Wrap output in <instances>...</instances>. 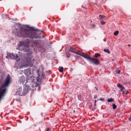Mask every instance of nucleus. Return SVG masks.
I'll use <instances>...</instances> for the list:
<instances>
[{
  "label": "nucleus",
  "instance_id": "22",
  "mask_svg": "<svg viewBox=\"0 0 131 131\" xmlns=\"http://www.w3.org/2000/svg\"><path fill=\"white\" fill-rule=\"evenodd\" d=\"M120 72V70H119L116 71V73H117V74L119 73Z\"/></svg>",
  "mask_w": 131,
  "mask_h": 131
},
{
  "label": "nucleus",
  "instance_id": "10",
  "mask_svg": "<svg viewBox=\"0 0 131 131\" xmlns=\"http://www.w3.org/2000/svg\"><path fill=\"white\" fill-rule=\"evenodd\" d=\"M99 17H100V20H101L105 18V16L103 15H99Z\"/></svg>",
  "mask_w": 131,
  "mask_h": 131
},
{
  "label": "nucleus",
  "instance_id": "19",
  "mask_svg": "<svg viewBox=\"0 0 131 131\" xmlns=\"http://www.w3.org/2000/svg\"><path fill=\"white\" fill-rule=\"evenodd\" d=\"M66 54L67 57H70V55L69 53H66Z\"/></svg>",
  "mask_w": 131,
  "mask_h": 131
},
{
  "label": "nucleus",
  "instance_id": "27",
  "mask_svg": "<svg viewBox=\"0 0 131 131\" xmlns=\"http://www.w3.org/2000/svg\"><path fill=\"white\" fill-rule=\"evenodd\" d=\"M95 88L96 89V91H97L98 90V89H97V88L96 87H95Z\"/></svg>",
  "mask_w": 131,
  "mask_h": 131
},
{
  "label": "nucleus",
  "instance_id": "28",
  "mask_svg": "<svg viewBox=\"0 0 131 131\" xmlns=\"http://www.w3.org/2000/svg\"><path fill=\"white\" fill-rule=\"evenodd\" d=\"M26 94H27V93H25V94H24V93H23V95H25Z\"/></svg>",
  "mask_w": 131,
  "mask_h": 131
},
{
  "label": "nucleus",
  "instance_id": "12",
  "mask_svg": "<svg viewBox=\"0 0 131 131\" xmlns=\"http://www.w3.org/2000/svg\"><path fill=\"white\" fill-rule=\"evenodd\" d=\"M114 100V99H113L112 98H111L110 99H108L107 100V102H113Z\"/></svg>",
  "mask_w": 131,
  "mask_h": 131
},
{
  "label": "nucleus",
  "instance_id": "35",
  "mask_svg": "<svg viewBox=\"0 0 131 131\" xmlns=\"http://www.w3.org/2000/svg\"><path fill=\"white\" fill-rule=\"evenodd\" d=\"M26 91L25 90H24V91L23 92H23H24V91Z\"/></svg>",
  "mask_w": 131,
  "mask_h": 131
},
{
  "label": "nucleus",
  "instance_id": "9",
  "mask_svg": "<svg viewBox=\"0 0 131 131\" xmlns=\"http://www.w3.org/2000/svg\"><path fill=\"white\" fill-rule=\"evenodd\" d=\"M9 58H11L13 59H16L18 58V56H17V55L16 54H14L13 53H11L10 54V56H8Z\"/></svg>",
  "mask_w": 131,
  "mask_h": 131
},
{
  "label": "nucleus",
  "instance_id": "24",
  "mask_svg": "<svg viewBox=\"0 0 131 131\" xmlns=\"http://www.w3.org/2000/svg\"><path fill=\"white\" fill-rule=\"evenodd\" d=\"M97 97V96L96 95H95L94 97V99H96Z\"/></svg>",
  "mask_w": 131,
  "mask_h": 131
},
{
  "label": "nucleus",
  "instance_id": "17",
  "mask_svg": "<svg viewBox=\"0 0 131 131\" xmlns=\"http://www.w3.org/2000/svg\"><path fill=\"white\" fill-rule=\"evenodd\" d=\"M121 88V89L119 91V92H121L122 91H123V89H125V88L124 87H123Z\"/></svg>",
  "mask_w": 131,
  "mask_h": 131
},
{
  "label": "nucleus",
  "instance_id": "21",
  "mask_svg": "<svg viewBox=\"0 0 131 131\" xmlns=\"http://www.w3.org/2000/svg\"><path fill=\"white\" fill-rule=\"evenodd\" d=\"M104 98H101L100 99H98V100H101L102 101H103L104 100Z\"/></svg>",
  "mask_w": 131,
  "mask_h": 131
},
{
  "label": "nucleus",
  "instance_id": "16",
  "mask_svg": "<svg viewBox=\"0 0 131 131\" xmlns=\"http://www.w3.org/2000/svg\"><path fill=\"white\" fill-rule=\"evenodd\" d=\"M104 51L105 52H107L109 54L110 53V52L109 51V50L108 49H104Z\"/></svg>",
  "mask_w": 131,
  "mask_h": 131
},
{
  "label": "nucleus",
  "instance_id": "23",
  "mask_svg": "<svg viewBox=\"0 0 131 131\" xmlns=\"http://www.w3.org/2000/svg\"><path fill=\"white\" fill-rule=\"evenodd\" d=\"M8 56H10V54L9 55H8L7 56H6V58H7L8 59L11 58H9V57Z\"/></svg>",
  "mask_w": 131,
  "mask_h": 131
},
{
  "label": "nucleus",
  "instance_id": "3",
  "mask_svg": "<svg viewBox=\"0 0 131 131\" xmlns=\"http://www.w3.org/2000/svg\"><path fill=\"white\" fill-rule=\"evenodd\" d=\"M29 42L28 40L26 41H20L18 45L19 46L18 49L21 51L24 52H27L29 50L28 48Z\"/></svg>",
  "mask_w": 131,
  "mask_h": 131
},
{
  "label": "nucleus",
  "instance_id": "18",
  "mask_svg": "<svg viewBox=\"0 0 131 131\" xmlns=\"http://www.w3.org/2000/svg\"><path fill=\"white\" fill-rule=\"evenodd\" d=\"M106 23L105 22H104L103 21H101V24L102 25H103Z\"/></svg>",
  "mask_w": 131,
  "mask_h": 131
},
{
  "label": "nucleus",
  "instance_id": "13",
  "mask_svg": "<svg viewBox=\"0 0 131 131\" xmlns=\"http://www.w3.org/2000/svg\"><path fill=\"white\" fill-rule=\"evenodd\" d=\"M118 33L119 31H116L114 33V34L115 36H117L118 34Z\"/></svg>",
  "mask_w": 131,
  "mask_h": 131
},
{
  "label": "nucleus",
  "instance_id": "6",
  "mask_svg": "<svg viewBox=\"0 0 131 131\" xmlns=\"http://www.w3.org/2000/svg\"><path fill=\"white\" fill-rule=\"evenodd\" d=\"M89 59L92 63L96 65H97L100 63L99 61L97 59L94 58L90 57V59Z\"/></svg>",
  "mask_w": 131,
  "mask_h": 131
},
{
  "label": "nucleus",
  "instance_id": "8",
  "mask_svg": "<svg viewBox=\"0 0 131 131\" xmlns=\"http://www.w3.org/2000/svg\"><path fill=\"white\" fill-rule=\"evenodd\" d=\"M25 81V78L24 76H22L19 78V79L18 81L19 82L20 84H24Z\"/></svg>",
  "mask_w": 131,
  "mask_h": 131
},
{
  "label": "nucleus",
  "instance_id": "15",
  "mask_svg": "<svg viewBox=\"0 0 131 131\" xmlns=\"http://www.w3.org/2000/svg\"><path fill=\"white\" fill-rule=\"evenodd\" d=\"M112 106H113V108L114 110H115L116 108V107H117L116 106L115 104H113Z\"/></svg>",
  "mask_w": 131,
  "mask_h": 131
},
{
  "label": "nucleus",
  "instance_id": "33",
  "mask_svg": "<svg viewBox=\"0 0 131 131\" xmlns=\"http://www.w3.org/2000/svg\"><path fill=\"white\" fill-rule=\"evenodd\" d=\"M128 46H130V44H128Z\"/></svg>",
  "mask_w": 131,
  "mask_h": 131
},
{
  "label": "nucleus",
  "instance_id": "5",
  "mask_svg": "<svg viewBox=\"0 0 131 131\" xmlns=\"http://www.w3.org/2000/svg\"><path fill=\"white\" fill-rule=\"evenodd\" d=\"M78 55H79L87 59H90V57L88 54L85 53H84L80 51H79Z\"/></svg>",
  "mask_w": 131,
  "mask_h": 131
},
{
  "label": "nucleus",
  "instance_id": "29",
  "mask_svg": "<svg viewBox=\"0 0 131 131\" xmlns=\"http://www.w3.org/2000/svg\"><path fill=\"white\" fill-rule=\"evenodd\" d=\"M129 119L130 121H131V118H129Z\"/></svg>",
  "mask_w": 131,
  "mask_h": 131
},
{
  "label": "nucleus",
  "instance_id": "32",
  "mask_svg": "<svg viewBox=\"0 0 131 131\" xmlns=\"http://www.w3.org/2000/svg\"><path fill=\"white\" fill-rule=\"evenodd\" d=\"M96 103H95L94 104V105L95 106H96Z\"/></svg>",
  "mask_w": 131,
  "mask_h": 131
},
{
  "label": "nucleus",
  "instance_id": "30",
  "mask_svg": "<svg viewBox=\"0 0 131 131\" xmlns=\"http://www.w3.org/2000/svg\"><path fill=\"white\" fill-rule=\"evenodd\" d=\"M122 93L123 95L124 94V91H123Z\"/></svg>",
  "mask_w": 131,
  "mask_h": 131
},
{
  "label": "nucleus",
  "instance_id": "31",
  "mask_svg": "<svg viewBox=\"0 0 131 131\" xmlns=\"http://www.w3.org/2000/svg\"><path fill=\"white\" fill-rule=\"evenodd\" d=\"M96 100H95L94 101L95 103H96Z\"/></svg>",
  "mask_w": 131,
  "mask_h": 131
},
{
  "label": "nucleus",
  "instance_id": "36",
  "mask_svg": "<svg viewBox=\"0 0 131 131\" xmlns=\"http://www.w3.org/2000/svg\"><path fill=\"white\" fill-rule=\"evenodd\" d=\"M32 76V75H31L30 77H31Z\"/></svg>",
  "mask_w": 131,
  "mask_h": 131
},
{
  "label": "nucleus",
  "instance_id": "4",
  "mask_svg": "<svg viewBox=\"0 0 131 131\" xmlns=\"http://www.w3.org/2000/svg\"><path fill=\"white\" fill-rule=\"evenodd\" d=\"M24 72L25 74L27 77H30L32 74V69L30 68L25 70Z\"/></svg>",
  "mask_w": 131,
  "mask_h": 131
},
{
  "label": "nucleus",
  "instance_id": "7",
  "mask_svg": "<svg viewBox=\"0 0 131 131\" xmlns=\"http://www.w3.org/2000/svg\"><path fill=\"white\" fill-rule=\"evenodd\" d=\"M69 51L77 54H78L79 51L77 50L75 48L71 47H70Z\"/></svg>",
  "mask_w": 131,
  "mask_h": 131
},
{
  "label": "nucleus",
  "instance_id": "20",
  "mask_svg": "<svg viewBox=\"0 0 131 131\" xmlns=\"http://www.w3.org/2000/svg\"><path fill=\"white\" fill-rule=\"evenodd\" d=\"M118 86L121 88L122 87H123V86H122L120 84H118Z\"/></svg>",
  "mask_w": 131,
  "mask_h": 131
},
{
  "label": "nucleus",
  "instance_id": "11",
  "mask_svg": "<svg viewBox=\"0 0 131 131\" xmlns=\"http://www.w3.org/2000/svg\"><path fill=\"white\" fill-rule=\"evenodd\" d=\"M101 56V55L99 53H96L95 54V57L96 58H97L98 57H100Z\"/></svg>",
  "mask_w": 131,
  "mask_h": 131
},
{
  "label": "nucleus",
  "instance_id": "34",
  "mask_svg": "<svg viewBox=\"0 0 131 131\" xmlns=\"http://www.w3.org/2000/svg\"><path fill=\"white\" fill-rule=\"evenodd\" d=\"M82 8H84L83 7V5H82Z\"/></svg>",
  "mask_w": 131,
  "mask_h": 131
},
{
  "label": "nucleus",
  "instance_id": "26",
  "mask_svg": "<svg viewBox=\"0 0 131 131\" xmlns=\"http://www.w3.org/2000/svg\"><path fill=\"white\" fill-rule=\"evenodd\" d=\"M128 93H129V92H128V91H127L126 92V93L125 94H128Z\"/></svg>",
  "mask_w": 131,
  "mask_h": 131
},
{
  "label": "nucleus",
  "instance_id": "25",
  "mask_svg": "<svg viewBox=\"0 0 131 131\" xmlns=\"http://www.w3.org/2000/svg\"><path fill=\"white\" fill-rule=\"evenodd\" d=\"M50 130V128H48L47 129L46 131H49Z\"/></svg>",
  "mask_w": 131,
  "mask_h": 131
},
{
  "label": "nucleus",
  "instance_id": "2",
  "mask_svg": "<svg viewBox=\"0 0 131 131\" xmlns=\"http://www.w3.org/2000/svg\"><path fill=\"white\" fill-rule=\"evenodd\" d=\"M10 82V78L9 76L6 78L3 85L1 87L0 89V101L2 98L5 96V95L7 91V89L6 87L9 85Z\"/></svg>",
  "mask_w": 131,
  "mask_h": 131
},
{
  "label": "nucleus",
  "instance_id": "14",
  "mask_svg": "<svg viewBox=\"0 0 131 131\" xmlns=\"http://www.w3.org/2000/svg\"><path fill=\"white\" fill-rule=\"evenodd\" d=\"M63 68L61 67V68H60L59 70V71L60 72H63Z\"/></svg>",
  "mask_w": 131,
  "mask_h": 131
},
{
  "label": "nucleus",
  "instance_id": "1",
  "mask_svg": "<svg viewBox=\"0 0 131 131\" xmlns=\"http://www.w3.org/2000/svg\"><path fill=\"white\" fill-rule=\"evenodd\" d=\"M20 24H18L14 26L13 32L16 35L22 38H28L31 40L30 43L31 46L34 48H40L42 47L41 41L40 40H36L34 39L41 38L42 36L41 34L43 32L37 28L33 27H30L29 25H25V26L29 28H31L35 31L28 30L21 27Z\"/></svg>",
  "mask_w": 131,
  "mask_h": 131
}]
</instances>
